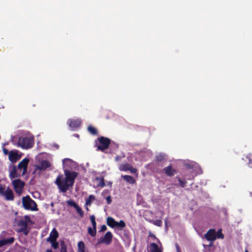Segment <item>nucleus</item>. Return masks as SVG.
I'll list each match as a JSON object with an SVG mask.
<instances>
[{
	"mask_svg": "<svg viewBox=\"0 0 252 252\" xmlns=\"http://www.w3.org/2000/svg\"><path fill=\"white\" fill-rule=\"evenodd\" d=\"M65 178L63 179V175H59L56 179L55 183L58 186L61 192H65L69 189L70 187L74 185L75 180L78 176V173L75 171H70L68 169L64 170Z\"/></svg>",
	"mask_w": 252,
	"mask_h": 252,
	"instance_id": "1",
	"label": "nucleus"
},
{
	"mask_svg": "<svg viewBox=\"0 0 252 252\" xmlns=\"http://www.w3.org/2000/svg\"><path fill=\"white\" fill-rule=\"evenodd\" d=\"M22 201L23 206L26 210L33 211L38 210L36 203L29 195L23 197Z\"/></svg>",
	"mask_w": 252,
	"mask_h": 252,
	"instance_id": "2",
	"label": "nucleus"
},
{
	"mask_svg": "<svg viewBox=\"0 0 252 252\" xmlns=\"http://www.w3.org/2000/svg\"><path fill=\"white\" fill-rule=\"evenodd\" d=\"M31 221V218L28 215L25 216L24 219L18 220L17 224L20 227L19 232H23L25 235H27L29 233V230L28 229V223Z\"/></svg>",
	"mask_w": 252,
	"mask_h": 252,
	"instance_id": "3",
	"label": "nucleus"
},
{
	"mask_svg": "<svg viewBox=\"0 0 252 252\" xmlns=\"http://www.w3.org/2000/svg\"><path fill=\"white\" fill-rule=\"evenodd\" d=\"M96 144L97 150L103 152L109 148L111 144V140L108 138L100 136L97 138Z\"/></svg>",
	"mask_w": 252,
	"mask_h": 252,
	"instance_id": "4",
	"label": "nucleus"
},
{
	"mask_svg": "<svg viewBox=\"0 0 252 252\" xmlns=\"http://www.w3.org/2000/svg\"><path fill=\"white\" fill-rule=\"evenodd\" d=\"M33 144V138L28 137H20L18 141V146L26 149L32 148Z\"/></svg>",
	"mask_w": 252,
	"mask_h": 252,
	"instance_id": "5",
	"label": "nucleus"
},
{
	"mask_svg": "<svg viewBox=\"0 0 252 252\" xmlns=\"http://www.w3.org/2000/svg\"><path fill=\"white\" fill-rule=\"evenodd\" d=\"M12 185L16 192L20 195L25 185L24 182L20 179H15L12 181Z\"/></svg>",
	"mask_w": 252,
	"mask_h": 252,
	"instance_id": "6",
	"label": "nucleus"
},
{
	"mask_svg": "<svg viewBox=\"0 0 252 252\" xmlns=\"http://www.w3.org/2000/svg\"><path fill=\"white\" fill-rule=\"evenodd\" d=\"M119 169L120 171H130L132 173H136L137 170L133 168L130 164L127 163H123L119 165Z\"/></svg>",
	"mask_w": 252,
	"mask_h": 252,
	"instance_id": "7",
	"label": "nucleus"
},
{
	"mask_svg": "<svg viewBox=\"0 0 252 252\" xmlns=\"http://www.w3.org/2000/svg\"><path fill=\"white\" fill-rule=\"evenodd\" d=\"M29 162V159L26 158L19 163L17 168L20 170L23 169L22 175L26 173Z\"/></svg>",
	"mask_w": 252,
	"mask_h": 252,
	"instance_id": "8",
	"label": "nucleus"
},
{
	"mask_svg": "<svg viewBox=\"0 0 252 252\" xmlns=\"http://www.w3.org/2000/svg\"><path fill=\"white\" fill-rule=\"evenodd\" d=\"M216 230L215 229H210L205 234L206 239L211 242H213L216 239Z\"/></svg>",
	"mask_w": 252,
	"mask_h": 252,
	"instance_id": "9",
	"label": "nucleus"
},
{
	"mask_svg": "<svg viewBox=\"0 0 252 252\" xmlns=\"http://www.w3.org/2000/svg\"><path fill=\"white\" fill-rule=\"evenodd\" d=\"M1 196H3L4 199L7 201H13L14 198L13 192L9 188H7L5 189L4 193Z\"/></svg>",
	"mask_w": 252,
	"mask_h": 252,
	"instance_id": "10",
	"label": "nucleus"
},
{
	"mask_svg": "<svg viewBox=\"0 0 252 252\" xmlns=\"http://www.w3.org/2000/svg\"><path fill=\"white\" fill-rule=\"evenodd\" d=\"M50 166L51 163L49 161L47 160H43L41 161L38 165L36 166V169L44 171Z\"/></svg>",
	"mask_w": 252,
	"mask_h": 252,
	"instance_id": "11",
	"label": "nucleus"
},
{
	"mask_svg": "<svg viewBox=\"0 0 252 252\" xmlns=\"http://www.w3.org/2000/svg\"><path fill=\"white\" fill-rule=\"evenodd\" d=\"M112 240V234L110 231L107 232L104 237L100 240V243H104L106 245L110 244Z\"/></svg>",
	"mask_w": 252,
	"mask_h": 252,
	"instance_id": "12",
	"label": "nucleus"
},
{
	"mask_svg": "<svg viewBox=\"0 0 252 252\" xmlns=\"http://www.w3.org/2000/svg\"><path fill=\"white\" fill-rule=\"evenodd\" d=\"M21 156L19 155L17 151H10L9 153V160L12 163H14L19 160Z\"/></svg>",
	"mask_w": 252,
	"mask_h": 252,
	"instance_id": "13",
	"label": "nucleus"
},
{
	"mask_svg": "<svg viewBox=\"0 0 252 252\" xmlns=\"http://www.w3.org/2000/svg\"><path fill=\"white\" fill-rule=\"evenodd\" d=\"M15 240V239L13 237L1 239L0 240V248L5 245H11Z\"/></svg>",
	"mask_w": 252,
	"mask_h": 252,
	"instance_id": "14",
	"label": "nucleus"
},
{
	"mask_svg": "<svg viewBox=\"0 0 252 252\" xmlns=\"http://www.w3.org/2000/svg\"><path fill=\"white\" fill-rule=\"evenodd\" d=\"M69 126L72 128H76L80 127L81 122L78 119H69L67 121Z\"/></svg>",
	"mask_w": 252,
	"mask_h": 252,
	"instance_id": "15",
	"label": "nucleus"
},
{
	"mask_svg": "<svg viewBox=\"0 0 252 252\" xmlns=\"http://www.w3.org/2000/svg\"><path fill=\"white\" fill-rule=\"evenodd\" d=\"M59 236L58 231L55 228H54L50 234L49 237L47 238V241L49 242H52L56 241Z\"/></svg>",
	"mask_w": 252,
	"mask_h": 252,
	"instance_id": "16",
	"label": "nucleus"
},
{
	"mask_svg": "<svg viewBox=\"0 0 252 252\" xmlns=\"http://www.w3.org/2000/svg\"><path fill=\"white\" fill-rule=\"evenodd\" d=\"M163 171L166 175L170 177L173 176L176 173V170L172 168L171 165L165 167L163 169Z\"/></svg>",
	"mask_w": 252,
	"mask_h": 252,
	"instance_id": "17",
	"label": "nucleus"
},
{
	"mask_svg": "<svg viewBox=\"0 0 252 252\" xmlns=\"http://www.w3.org/2000/svg\"><path fill=\"white\" fill-rule=\"evenodd\" d=\"M20 174L17 173V170L16 166L14 165L12 170L9 173V177L10 179L16 178L20 177Z\"/></svg>",
	"mask_w": 252,
	"mask_h": 252,
	"instance_id": "18",
	"label": "nucleus"
},
{
	"mask_svg": "<svg viewBox=\"0 0 252 252\" xmlns=\"http://www.w3.org/2000/svg\"><path fill=\"white\" fill-rule=\"evenodd\" d=\"M150 252H162V250L155 243H152L150 244Z\"/></svg>",
	"mask_w": 252,
	"mask_h": 252,
	"instance_id": "19",
	"label": "nucleus"
},
{
	"mask_svg": "<svg viewBox=\"0 0 252 252\" xmlns=\"http://www.w3.org/2000/svg\"><path fill=\"white\" fill-rule=\"evenodd\" d=\"M107 224L111 228L116 227L117 221L112 217H109L106 219Z\"/></svg>",
	"mask_w": 252,
	"mask_h": 252,
	"instance_id": "20",
	"label": "nucleus"
},
{
	"mask_svg": "<svg viewBox=\"0 0 252 252\" xmlns=\"http://www.w3.org/2000/svg\"><path fill=\"white\" fill-rule=\"evenodd\" d=\"M122 178L127 183L133 185L135 183V180L133 177L130 175L122 176Z\"/></svg>",
	"mask_w": 252,
	"mask_h": 252,
	"instance_id": "21",
	"label": "nucleus"
},
{
	"mask_svg": "<svg viewBox=\"0 0 252 252\" xmlns=\"http://www.w3.org/2000/svg\"><path fill=\"white\" fill-rule=\"evenodd\" d=\"M95 180L98 182V184L97 185V187L103 188L105 187V183L104 181V179L103 177H96Z\"/></svg>",
	"mask_w": 252,
	"mask_h": 252,
	"instance_id": "22",
	"label": "nucleus"
},
{
	"mask_svg": "<svg viewBox=\"0 0 252 252\" xmlns=\"http://www.w3.org/2000/svg\"><path fill=\"white\" fill-rule=\"evenodd\" d=\"M78 252H85V245L83 241H80L78 243Z\"/></svg>",
	"mask_w": 252,
	"mask_h": 252,
	"instance_id": "23",
	"label": "nucleus"
},
{
	"mask_svg": "<svg viewBox=\"0 0 252 252\" xmlns=\"http://www.w3.org/2000/svg\"><path fill=\"white\" fill-rule=\"evenodd\" d=\"M155 158L157 161L161 162L166 159V155L163 154H159L156 155Z\"/></svg>",
	"mask_w": 252,
	"mask_h": 252,
	"instance_id": "24",
	"label": "nucleus"
},
{
	"mask_svg": "<svg viewBox=\"0 0 252 252\" xmlns=\"http://www.w3.org/2000/svg\"><path fill=\"white\" fill-rule=\"evenodd\" d=\"M88 233L92 237H94L96 234V228H92L91 227H89L88 229Z\"/></svg>",
	"mask_w": 252,
	"mask_h": 252,
	"instance_id": "25",
	"label": "nucleus"
},
{
	"mask_svg": "<svg viewBox=\"0 0 252 252\" xmlns=\"http://www.w3.org/2000/svg\"><path fill=\"white\" fill-rule=\"evenodd\" d=\"M95 200V196L93 195H89V197L86 200V206L91 205V202Z\"/></svg>",
	"mask_w": 252,
	"mask_h": 252,
	"instance_id": "26",
	"label": "nucleus"
},
{
	"mask_svg": "<svg viewBox=\"0 0 252 252\" xmlns=\"http://www.w3.org/2000/svg\"><path fill=\"white\" fill-rule=\"evenodd\" d=\"M88 131L92 135H96L97 134V129L93 126H90L88 127Z\"/></svg>",
	"mask_w": 252,
	"mask_h": 252,
	"instance_id": "27",
	"label": "nucleus"
},
{
	"mask_svg": "<svg viewBox=\"0 0 252 252\" xmlns=\"http://www.w3.org/2000/svg\"><path fill=\"white\" fill-rule=\"evenodd\" d=\"M216 239H223L224 235L221 232V229H219L217 232H216Z\"/></svg>",
	"mask_w": 252,
	"mask_h": 252,
	"instance_id": "28",
	"label": "nucleus"
},
{
	"mask_svg": "<svg viewBox=\"0 0 252 252\" xmlns=\"http://www.w3.org/2000/svg\"><path fill=\"white\" fill-rule=\"evenodd\" d=\"M90 220L92 222L93 227L95 229V228H96V223L95 221V216L94 215H92L90 217Z\"/></svg>",
	"mask_w": 252,
	"mask_h": 252,
	"instance_id": "29",
	"label": "nucleus"
},
{
	"mask_svg": "<svg viewBox=\"0 0 252 252\" xmlns=\"http://www.w3.org/2000/svg\"><path fill=\"white\" fill-rule=\"evenodd\" d=\"M66 203L70 206L73 207L75 208L78 205L72 200H69L66 201Z\"/></svg>",
	"mask_w": 252,
	"mask_h": 252,
	"instance_id": "30",
	"label": "nucleus"
},
{
	"mask_svg": "<svg viewBox=\"0 0 252 252\" xmlns=\"http://www.w3.org/2000/svg\"><path fill=\"white\" fill-rule=\"evenodd\" d=\"M79 215L80 217L82 218L84 216V212L82 210V208L80 207L78 205L75 208Z\"/></svg>",
	"mask_w": 252,
	"mask_h": 252,
	"instance_id": "31",
	"label": "nucleus"
},
{
	"mask_svg": "<svg viewBox=\"0 0 252 252\" xmlns=\"http://www.w3.org/2000/svg\"><path fill=\"white\" fill-rule=\"evenodd\" d=\"M109 146L110 147V150L112 151H114V150H117L119 148L118 144L115 143L114 142H111V144Z\"/></svg>",
	"mask_w": 252,
	"mask_h": 252,
	"instance_id": "32",
	"label": "nucleus"
},
{
	"mask_svg": "<svg viewBox=\"0 0 252 252\" xmlns=\"http://www.w3.org/2000/svg\"><path fill=\"white\" fill-rule=\"evenodd\" d=\"M61 248L60 252H67L66 245H65V243L63 241L61 243Z\"/></svg>",
	"mask_w": 252,
	"mask_h": 252,
	"instance_id": "33",
	"label": "nucleus"
},
{
	"mask_svg": "<svg viewBox=\"0 0 252 252\" xmlns=\"http://www.w3.org/2000/svg\"><path fill=\"white\" fill-rule=\"evenodd\" d=\"M126 226V223L124 220H121L119 222H116V227L124 228Z\"/></svg>",
	"mask_w": 252,
	"mask_h": 252,
	"instance_id": "34",
	"label": "nucleus"
},
{
	"mask_svg": "<svg viewBox=\"0 0 252 252\" xmlns=\"http://www.w3.org/2000/svg\"><path fill=\"white\" fill-rule=\"evenodd\" d=\"M246 158L248 159V166L250 168H252V154H249L247 156Z\"/></svg>",
	"mask_w": 252,
	"mask_h": 252,
	"instance_id": "35",
	"label": "nucleus"
},
{
	"mask_svg": "<svg viewBox=\"0 0 252 252\" xmlns=\"http://www.w3.org/2000/svg\"><path fill=\"white\" fill-rule=\"evenodd\" d=\"M152 223L158 226H161L162 223V221L160 220H157L152 221Z\"/></svg>",
	"mask_w": 252,
	"mask_h": 252,
	"instance_id": "36",
	"label": "nucleus"
},
{
	"mask_svg": "<svg viewBox=\"0 0 252 252\" xmlns=\"http://www.w3.org/2000/svg\"><path fill=\"white\" fill-rule=\"evenodd\" d=\"M179 182V185L182 188H184L186 186L187 182L186 181H182L180 178L177 177Z\"/></svg>",
	"mask_w": 252,
	"mask_h": 252,
	"instance_id": "37",
	"label": "nucleus"
},
{
	"mask_svg": "<svg viewBox=\"0 0 252 252\" xmlns=\"http://www.w3.org/2000/svg\"><path fill=\"white\" fill-rule=\"evenodd\" d=\"M9 235V233L5 231H3L0 235V238L3 239V238H6V237Z\"/></svg>",
	"mask_w": 252,
	"mask_h": 252,
	"instance_id": "38",
	"label": "nucleus"
},
{
	"mask_svg": "<svg viewBox=\"0 0 252 252\" xmlns=\"http://www.w3.org/2000/svg\"><path fill=\"white\" fill-rule=\"evenodd\" d=\"M52 244V246L55 249H57L59 247V244L57 242V240L56 241H54L52 242H50Z\"/></svg>",
	"mask_w": 252,
	"mask_h": 252,
	"instance_id": "39",
	"label": "nucleus"
},
{
	"mask_svg": "<svg viewBox=\"0 0 252 252\" xmlns=\"http://www.w3.org/2000/svg\"><path fill=\"white\" fill-rule=\"evenodd\" d=\"M5 190V186H2L0 184V195L1 196H2V194L4 193Z\"/></svg>",
	"mask_w": 252,
	"mask_h": 252,
	"instance_id": "40",
	"label": "nucleus"
},
{
	"mask_svg": "<svg viewBox=\"0 0 252 252\" xmlns=\"http://www.w3.org/2000/svg\"><path fill=\"white\" fill-rule=\"evenodd\" d=\"M125 155H123V156H117L115 157V160L116 161V162H118L121 159H122L123 158H125Z\"/></svg>",
	"mask_w": 252,
	"mask_h": 252,
	"instance_id": "41",
	"label": "nucleus"
},
{
	"mask_svg": "<svg viewBox=\"0 0 252 252\" xmlns=\"http://www.w3.org/2000/svg\"><path fill=\"white\" fill-rule=\"evenodd\" d=\"M106 200L107 201V203L108 204H110L112 202L111 197L110 195H109L108 196H107L106 197Z\"/></svg>",
	"mask_w": 252,
	"mask_h": 252,
	"instance_id": "42",
	"label": "nucleus"
},
{
	"mask_svg": "<svg viewBox=\"0 0 252 252\" xmlns=\"http://www.w3.org/2000/svg\"><path fill=\"white\" fill-rule=\"evenodd\" d=\"M175 247H176V252H181L180 248V247H179V246L178 245V244L176 243L175 244Z\"/></svg>",
	"mask_w": 252,
	"mask_h": 252,
	"instance_id": "43",
	"label": "nucleus"
},
{
	"mask_svg": "<svg viewBox=\"0 0 252 252\" xmlns=\"http://www.w3.org/2000/svg\"><path fill=\"white\" fill-rule=\"evenodd\" d=\"M2 151H3V154L5 155H7L9 154V153L8 150L5 148H3Z\"/></svg>",
	"mask_w": 252,
	"mask_h": 252,
	"instance_id": "44",
	"label": "nucleus"
},
{
	"mask_svg": "<svg viewBox=\"0 0 252 252\" xmlns=\"http://www.w3.org/2000/svg\"><path fill=\"white\" fill-rule=\"evenodd\" d=\"M106 229H107V227L106 226V225H103L101 226L100 231H105V230H106Z\"/></svg>",
	"mask_w": 252,
	"mask_h": 252,
	"instance_id": "45",
	"label": "nucleus"
},
{
	"mask_svg": "<svg viewBox=\"0 0 252 252\" xmlns=\"http://www.w3.org/2000/svg\"><path fill=\"white\" fill-rule=\"evenodd\" d=\"M149 236L152 237H154V238H156V236L154 234H152L151 233H150Z\"/></svg>",
	"mask_w": 252,
	"mask_h": 252,
	"instance_id": "46",
	"label": "nucleus"
},
{
	"mask_svg": "<svg viewBox=\"0 0 252 252\" xmlns=\"http://www.w3.org/2000/svg\"><path fill=\"white\" fill-rule=\"evenodd\" d=\"M65 160H68V161H70V159H68V158H66V159H63V164H64V163H64V161H65Z\"/></svg>",
	"mask_w": 252,
	"mask_h": 252,
	"instance_id": "47",
	"label": "nucleus"
},
{
	"mask_svg": "<svg viewBox=\"0 0 252 252\" xmlns=\"http://www.w3.org/2000/svg\"><path fill=\"white\" fill-rule=\"evenodd\" d=\"M105 192L109 193V190H104V191L102 192V194Z\"/></svg>",
	"mask_w": 252,
	"mask_h": 252,
	"instance_id": "48",
	"label": "nucleus"
},
{
	"mask_svg": "<svg viewBox=\"0 0 252 252\" xmlns=\"http://www.w3.org/2000/svg\"><path fill=\"white\" fill-rule=\"evenodd\" d=\"M85 209H86L87 211H88V210H89V208H88V207H87V206H86L85 207Z\"/></svg>",
	"mask_w": 252,
	"mask_h": 252,
	"instance_id": "49",
	"label": "nucleus"
},
{
	"mask_svg": "<svg viewBox=\"0 0 252 252\" xmlns=\"http://www.w3.org/2000/svg\"><path fill=\"white\" fill-rule=\"evenodd\" d=\"M46 252H53L52 250H47Z\"/></svg>",
	"mask_w": 252,
	"mask_h": 252,
	"instance_id": "50",
	"label": "nucleus"
},
{
	"mask_svg": "<svg viewBox=\"0 0 252 252\" xmlns=\"http://www.w3.org/2000/svg\"><path fill=\"white\" fill-rule=\"evenodd\" d=\"M1 108H4V106H3V105H2V106H0V109Z\"/></svg>",
	"mask_w": 252,
	"mask_h": 252,
	"instance_id": "51",
	"label": "nucleus"
},
{
	"mask_svg": "<svg viewBox=\"0 0 252 252\" xmlns=\"http://www.w3.org/2000/svg\"><path fill=\"white\" fill-rule=\"evenodd\" d=\"M165 225L167 224V221H166V220H165Z\"/></svg>",
	"mask_w": 252,
	"mask_h": 252,
	"instance_id": "52",
	"label": "nucleus"
},
{
	"mask_svg": "<svg viewBox=\"0 0 252 252\" xmlns=\"http://www.w3.org/2000/svg\"><path fill=\"white\" fill-rule=\"evenodd\" d=\"M245 252H249V251L247 250H246Z\"/></svg>",
	"mask_w": 252,
	"mask_h": 252,
	"instance_id": "53",
	"label": "nucleus"
}]
</instances>
